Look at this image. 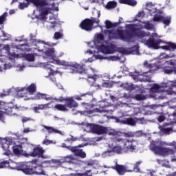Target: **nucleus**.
Instances as JSON below:
<instances>
[{"label": "nucleus", "instance_id": "nucleus-1", "mask_svg": "<svg viewBox=\"0 0 176 176\" xmlns=\"http://www.w3.org/2000/svg\"><path fill=\"white\" fill-rule=\"evenodd\" d=\"M126 30L118 29L105 30V34H108L109 39H119L126 42V43H134L135 42V38L138 39H143L146 36H149V34L144 30H141L140 28H135L134 24L126 25Z\"/></svg>", "mask_w": 176, "mask_h": 176}, {"label": "nucleus", "instance_id": "nucleus-2", "mask_svg": "<svg viewBox=\"0 0 176 176\" xmlns=\"http://www.w3.org/2000/svg\"><path fill=\"white\" fill-rule=\"evenodd\" d=\"M27 3H20L19 9H25L28 8V5L33 3L34 6H36L37 10L39 12L38 19L43 21H46L47 19V14L52 12V8L49 6V1L47 0H25Z\"/></svg>", "mask_w": 176, "mask_h": 176}, {"label": "nucleus", "instance_id": "nucleus-3", "mask_svg": "<svg viewBox=\"0 0 176 176\" xmlns=\"http://www.w3.org/2000/svg\"><path fill=\"white\" fill-rule=\"evenodd\" d=\"M149 147L152 152L160 156H169V155H175L176 153V144L174 142L167 143L162 141H153Z\"/></svg>", "mask_w": 176, "mask_h": 176}, {"label": "nucleus", "instance_id": "nucleus-4", "mask_svg": "<svg viewBox=\"0 0 176 176\" xmlns=\"http://www.w3.org/2000/svg\"><path fill=\"white\" fill-rule=\"evenodd\" d=\"M9 167L12 168V170L16 169L19 171H22V173H24L26 175H34V174L35 175H46L41 164H38V160H33L20 166H12L9 165Z\"/></svg>", "mask_w": 176, "mask_h": 176}, {"label": "nucleus", "instance_id": "nucleus-5", "mask_svg": "<svg viewBox=\"0 0 176 176\" xmlns=\"http://www.w3.org/2000/svg\"><path fill=\"white\" fill-rule=\"evenodd\" d=\"M57 65H65V67H70V69L73 71V73L76 72L77 74H86L87 75L88 79H92L93 83L97 80L98 75L94 74V69L93 68H89L85 69L83 65L74 63L73 65H69L65 61H61L60 60H55Z\"/></svg>", "mask_w": 176, "mask_h": 176}, {"label": "nucleus", "instance_id": "nucleus-6", "mask_svg": "<svg viewBox=\"0 0 176 176\" xmlns=\"http://www.w3.org/2000/svg\"><path fill=\"white\" fill-rule=\"evenodd\" d=\"M81 126H85L87 129H89V133L92 134H96L97 135H102V134H108V135H111L115 137V135H122V132L116 131L114 129H108L105 126L96 124H90L87 122H82Z\"/></svg>", "mask_w": 176, "mask_h": 176}, {"label": "nucleus", "instance_id": "nucleus-7", "mask_svg": "<svg viewBox=\"0 0 176 176\" xmlns=\"http://www.w3.org/2000/svg\"><path fill=\"white\" fill-rule=\"evenodd\" d=\"M122 135L123 133H122L121 135H114L116 140L115 142H122V144H123L124 151L125 153H128V152H135V151H137V145H138L137 140L134 139L120 138L122 137Z\"/></svg>", "mask_w": 176, "mask_h": 176}, {"label": "nucleus", "instance_id": "nucleus-8", "mask_svg": "<svg viewBox=\"0 0 176 176\" xmlns=\"http://www.w3.org/2000/svg\"><path fill=\"white\" fill-rule=\"evenodd\" d=\"M94 24H96V27H98L100 25V19L94 17L85 19L80 23L79 27L84 31H91Z\"/></svg>", "mask_w": 176, "mask_h": 176}, {"label": "nucleus", "instance_id": "nucleus-9", "mask_svg": "<svg viewBox=\"0 0 176 176\" xmlns=\"http://www.w3.org/2000/svg\"><path fill=\"white\" fill-rule=\"evenodd\" d=\"M145 43L148 47H152L153 49L157 50L160 49L161 46H159V45H160V43H163V40L160 38L155 40V38H150L146 41Z\"/></svg>", "mask_w": 176, "mask_h": 176}, {"label": "nucleus", "instance_id": "nucleus-10", "mask_svg": "<svg viewBox=\"0 0 176 176\" xmlns=\"http://www.w3.org/2000/svg\"><path fill=\"white\" fill-rule=\"evenodd\" d=\"M43 153H45V150L43 148L36 146L33 148L32 152L29 153L28 155L32 157H41L42 159H45Z\"/></svg>", "mask_w": 176, "mask_h": 176}, {"label": "nucleus", "instance_id": "nucleus-11", "mask_svg": "<svg viewBox=\"0 0 176 176\" xmlns=\"http://www.w3.org/2000/svg\"><path fill=\"white\" fill-rule=\"evenodd\" d=\"M109 148L111 153H117V155H122V153H123V151H124V147L120 144L113 145V143L109 144Z\"/></svg>", "mask_w": 176, "mask_h": 176}, {"label": "nucleus", "instance_id": "nucleus-12", "mask_svg": "<svg viewBox=\"0 0 176 176\" xmlns=\"http://www.w3.org/2000/svg\"><path fill=\"white\" fill-rule=\"evenodd\" d=\"M68 149L74 153L75 156H78V157H81V159L86 157V153H85L82 149H79L76 146L68 147Z\"/></svg>", "mask_w": 176, "mask_h": 176}, {"label": "nucleus", "instance_id": "nucleus-13", "mask_svg": "<svg viewBox=\"0 0 176 176\" xmlns=\"http://www.w3.org/2000/svg\"><path fill=\"white\" fill-rule=\"evenodd\" d=\"M1 147L3 148V151L5 152L3 153V155H5L6 156H10L12 155V152L10 150H9V146H10V144H9V141L6 140V139L1 140Z\"/></svg>", "mask_w": 176, "mask_h": 176}, {"label": "nucleus", "instance_id": "nucleus-14", "mask_svg": "<svg viewBox=\"0 0 176 176\" xmlns=\"http://www.w3.org/2000/svg\"><path fill=\"white\" fill-rule=\"evenodd\" d=\"M100 50L104 54H113L115 53V47L113 45H101L100 47Z\"/></svg>", "mask_w": 176, "mask_h": 176}, {"label": "nucleus", "instance_id": "nucleus-15", "mask_svg": "<svg viewBox=\"0 0 176 176\" xmlns=\"http://www.w3.org/2000/svg\"><path fill=\"white\" fill-rule=\"evenodd\" d=\"M24 90H26L28 93H30V94H34V93L36 91V85L35 84H32L27 88H22L18 91L19 97H24V95L21 93V91H24Z\"/></svg>", "mask_w": 176, "mask_h": 176}, {"label": "nucleus", "instance_id": "nucleus-16", "mask_svg": "<svg viewBox=\"0 0 176 176\" xmlns=\"http://www.w3.org/2000/svg\"><path fill=\"white\" fill-rule=\"evenodd\" d=\"M67 108H78L76 101L74 100L73 97L65 98V104Z\"/></svg>", "mask_w": 176, "mask_h": 176}, {"label": "nucleus", "instance_id": "nucleus-17", "mask_svg": "<svg viewBox=\"0 0 176 176\" xmlns=\"http://www.w3.org/2000/svg\"><path fill=\"white\" fill-rule=\"evenodd\" d=\"M142 163V161H138L135 164H129L128 165V168H131L129 170V171H134L135 173H140V166H141V164Z\"/></svg>", "mask_w": 176, "mask_h": 176}, {"label": "nucleus", "instance_id": "nucleus-18", "mask_svg": "<svg viewBox=\"0 0 176 176\" xmlns=\"http://www.w3.org/2000/svg\"><path fill=\"white\" fill-rule=\"evenodd\" d=\"M34 100H46V101H51L53 98L46 94L38 92L34 96Z\"/></svg>", "mask_w": 176, "mask_h": 176}, {"label": "nucleus", "instance_id": "nucleus-19", "mask_svg": "<svg viewBox=\"0 0 176 176\" xmlns=\"http://www.w3.org/2000/svg\"><path fill=\"white\" fill-rule=\"evenodd\" d=\"M162 43L166 45L160 47V49H163V50H175L176 49V44L174 43L163 41Z\"/></svg>", "mask_w": 176, "mask_h": 176}, {"label": "nucleus", "instance_id": "nucleus-20", "mask_svg": "<svg viewBox=\"0 0 176 176\" xmlns=\"http://www.w3.org/2000/svg\"><path fill=\"white\" fill-rule=\"evenodd\" d=\"M113 169L116 170L119 175H124L126 174V168L123 165L116 164L113 167Z\"/></svg>", "mask_w": 176, "mask_h": 176}, {"label": "nucleus", "instance_id": "nucleus-21", "mask_svg": "<svg viewBox=\"0 0 176 176\" xmlns=\"http://www.w3.org/2000/svg\"><path fill=\"white\" fill-rule=\"evenodd\" d=\"M42 126L45 129V130H47L48 134H63V133L61 132V131L58 130L56 129H54V127L52 126H48L46 125H42Z\"/></svg>", "mask_w": 176, "mask_h": 176}, {"label": "nucleus", "instance_id": "nucleus-22", "mask_svg": "<svg viewBox=\"0 0 176 176\" xmlns=\"http://www.w3.org/2000/svg\"><path fill=\"white\" fill-rule=\"evenodd\" d=\"M14 155L16 156H20V155H23V145H14L12 146Z\"/></svg>", "mask_w": 176, "mask_h": 176}, {"label": "nucleus", "instance_id": "nucleus-23", "mask_svg": "<svg viewBox=\"0 0 176 176\" xmlns=\"http://www.w3.org/2000/svg\"><path fill=\"white\" fill-rule=\"evenodd\" d=\"M124 134V137H127L128 138H133L134 137H141V135H142V131H138L136 133L126 132Z\"/></svg>", "mask_w": 176, "mask_h": 176}, {"label": "nucleus", "instance_id": "nucleus-24", "mask_svg": "<svg viewBox=\"0 0 176 176\" xmlns=\"http://www.w3.org/2000/svg\"><path fill=\"white\" fill-rule=\"evenodd\" d=\"M142 24H144V28L147 30V31H152V30H155V25L151 23L149 21L142 22Z\"/></svg>", "mask_w": 176, "mask_h": 176}, {"label": "nucleus", "instance_id": "nucleus-25", "mask_svg": "<svg viewBox=\"0 0 176 176\" xmlns=\"http://www.w3.org/2000/svg\"><path fill=\"white\" fill-rule=\"evenodd\" d=\"M62 162L63 163H74L75 162V157H74L72 155L63 157L62 158Z\"/></svg>", "mask_w": 176, "mask_h": 176}, {"label": "nucleus", "instance_id": "nucleus-26", "mask_svg": "<svg viewBox=\"0 0 176 176\" xmlns=\"http://www.w3.org/2000/svg\"><path fill=\"white\" fill-rule=\"evenodd\" d=\"M49 24V30H55L56 27L58 25L57 20L54 18L50 19Z\"/></svg>", "mask_w": 176, "mask_h": 176}, {"label": "nucleus", "instance_id": "nucleus-27", "mask_svg": "<svg viewBox=\"0 0 176 176\" xmlns=\"http://www.w3.org/2000/svg\"><path fill=\"white\" fill-rule=\"evenodd\" d=\"M119 2L124 5H129V6H135L137 5V1L135 0H119Z\"/></svg>", "mask_w": 176, "mask_h": 176}, {"label": "nucleus", "instance_id": "nucleus-28", "mask_svg": "<svg viewBox=\"0 0 176 176\" xmlns=\"http://www.w3.org/2000/svg\"><path fill=\"white\" fill-rule=\"evenodd\" d=\"M54 109H56V111H60V112H68V109L65 104H56L54 106Z\"/></svg>", "mask_w": 176, "mask_h": 176}, {"label": "nucleus", "instance_id": "nucleus-29", "mask_svg": "<svg viewBox=\"0 0 176 176\" xmlns=\"http://www.w3.org/2000/svg\"><path fill=\"white\" fill-rule=\"evenodd\" d=\"M67 176H93L91 170H86L84 173H70Z\"/></svg>", "mask_w": 176, "mask_h": 176}, {"label": "nucleus", "instance_id": "nucleus-30", "mask_svg": "<svg viewBox=\"0 0 176 176\" xmlns=\"http://www.w3.org/2000/svg\"><path fill=\"white\" fill-rule=\"evenodd\" d=\"M123 124H127L128 126H135V120L133 118H129L122 121Z\"/></svg>", "mask_w": 176, "mask_h": 176}, {"label": "nucleus", "instance_id": "nucleus-31", "mask_svg": "<svg viewBox=\"0 0 176 176\" xmlns=\"http://www.w3.org/2000/svg\"><path fill=\"white\" fill-rule=\"evenodd\" d=\"M160 133L165 134L166 135H170V133H173V129L171 127L164 128L163 126H160Z\"/></svg>", "mask_w": 176, "mask_h": 176}, {"label": "nucleus", "instance_id": "nucleus-32", "mask_svg": "<svg viewBox=\"0 0 176 176\" xmlns=\"http://www.w3.org/2000/svg\"><path fill=\"white\" fill-rule=\"evenodd\" d=\"M116 6H118V2L114 1H111L107 3L105 8L108 10H111L112 9H115V8H116Z\"/></svg>", "mask_w": 176, "mask_h": 176}, {"label": "nucleus", "instance_id": "nucleus-33", "mask_svg": "<svg viewBox=\"0 0 176 176\" xmlns=\"http://www.w3.org/2000/svg\"><path fill=\"white\" fill-rule=\"evenodd\" d=\"M44 163H45L46 164H52V163H53L54 164H56V166H61V164H63V159H61V160H52L51 161L47 160L45 161Z\"/></svg>", "mask_w": 176, "mask_h": 176}, {"label": "nucleus", "instance_id": "nucleus-34", "mask_svg": "<svg viewBox=\"0 0 176 176\" xmlns=\"http://www.w3.org/2000/svg\"><path fill=\"white\" fill-rule=\"evenodd\" d=\"M161 23H163L165 25H170L171 23V16H162V18L161 19Z\"/></svg>", "mask_w": 176, "mask_h": 176}, {"label": "nucleus", "instance_id": "nucleus-35", "mask_svg": "<svg viewBox=\"0 0 176 176\" xmlns=\"http://www.w3.org/2000/svg\"><path fill=\"white\" fill-rule=\"evenodd\" d=\"M23 58L25 60H27V61H29L30 63H32V61H35V56L32 54H25L23 56Z\"/></svg>", "mask_w": 176, "mask_h": 176}, {"label": "nucleus", "instance_id": "nucleus-36", "mask_svg": "<svg viewBox=\"0 0 176 176\" xmlns=\"http://www.w3.org/2000/svg\"><path fill=\"white\" fill-rule=\"evenodd\" d=\"M162 19H163V16L155 14L152 19V21H154V23H162Z\"/></svg>", "mask_w": 176, "mask_h": 176}, {"label": "nucleus", "instance_id": "nucleus-37", "mask_svg": "<svg viewBox=\"0 0 176 176\" xmlns=\"http://www.w3.org/2000/svg\"><path fill=\"white\" fill-rule=\"evenodd\" d=\"M135 100H136V101H144V100H146V96L141 94H136L135 96Z\"/></svg>", "mask_w": 176, "mask_h": 176}, {"label": "nucleus", "instance_id": "nucleus-38", "mask_svg": "<svg viewBox=\"0 0 176 176\" xmlns=\"http://www.w3.org/2000/svg\"><path fill=\"white\" fill-rule=\"evenodd\" d=\"M45 54L48 57H53L54 56V49L50 48L45 52Z\"/></svg>", "mask_w": 176, "mask_h": 176}, {"label": "nucleus", "instance_id": "nucleus-39", "mask_svg": "<svg viewBox=\"0 0 176 176\" xmlns=\"http://www.w3.org/2000/svg\"><path fill=\"white\" fill-rule=\"evenodd\" d=\"M164 72L165 74H168V75H170V74H173L174 72V69L173 68V67L166 66L164 67Z\"/></svg>", "mask_w": 176, "mask_h": 176}, {"label": "nucleus", "instance_id": "nucleus-40", "mask_svg": "<svg viewBox=\"0 0 176 176\" xmlns=\"http://www.w3.org/2000/svg\"><path fill=\"white\" fill-rule=\"evenodd\" d=\"M9 164H10V160L2 161L0 162V168H4L6 166H10Z\"/></svg>", "mask_w": 176, "mask_h": 176}, {"label": "nucleus", "instance_id": "nucleus-41", "mask_svg": "<svg viewBox=\"0 0 176 176\" xmlns=\"http://www.w3.org/2000/svg\"><path fill=\"white\" fill-rule=\"evenodd\" d=\"M64 36V34L60 32H56L54 34V39H56V41L58 39H61Z\"/></svg>", "mask_w": 176, "mask_h": 176}, {"label": "nucleus", "instance_id": "nucleus-42", "mask_svg": "<svg viewBox=\"0 0 176 176\" xmlns=\"http://www.w3.org/2000/svg\"><path fill=\"white\" fill-rule=\"evenodd\" d=\"M105 25H106V28L107 30H109L111 28H113V27H114L113 23H112V22H111L109 20L105 21Z\"/></svg>", "mask_w": 176, "mask_h": 176}, {"label": "nucleus", "instance_id": "nucleus-43", "mask_svg": "<svg viewBox=\"0 0 176 176\" xmlns=\"http://www.w3.org/2000/svg\"><path fill=\"white\" fill-rule=\"evenodd\" d=\"M119 53H121V54H130V52L125 49L124 47H120L118 49Z\"/></svg>", "mask_w": 176, "mask_h": 176}, {"label": "nucleus", "instance_id": "nucleus-44", "mask_svg": "<svg viewBox=\"0 0 176 176\" xmlns=\"http://www.w3.org/2000/svg\"><path fill=\"white\" fill-rule=\"evenodd\" d=\"M47 68L50 69V75H54L56 74V69H54V66L47 65Z\"/></svg>", "mask_w": 176, "mask_h": 176}, {"label": "nucleus", "instance_id": "nucleus-45", "mask_svg": "<svg viewBox=\"0 0 176 176\" xmlns=\"http://www.w3.org/2000/svg\"><path fill=\"white\" fill-rule=\"evenodd\" d=\"M49 105H50V103H47L44 104H38L37 107H38V109H47L49 108Z\"/></svg>", "mask_w": 176, "mask_h": 176}, {"label": "nucleus", "instance_id": "nucleus-46", "mask_svg": "<svg viewBox=\"0 0 176 176\" xmlns=\"http://www.w3.org/2000/svg\"><path fill=\"white\" fill-rule=\"evenodd\" d=\"M8 16V14L6 12H4L1 16H0V25L3 24V22L5 20H6V16Z\"/></svg>", "mask_w": 176, "mask_h": 176}, {"label": "nucleus", "instance_id": "nucleus-47", "mask_svg": "<svg viewBox=\"0 0 176 176\" xmlns=\"http://www.w3.org/2000/svg\"><path fill=\"white\" fill-rule=\"evenodd\" d=\"M160 89V85L157 84H153V85L151 87L152 91H157Z\"/></svg>", "mask_w": 176, "mask_h": 176}, {"label": "nucleus", "instance_id": "nucleus-48", "mask_svg": "<svg viewBox=\"0 0 176 176\" xmlns=\"http://www.w3.org/2000/svg\"><path fill=\"white\" fill-rule=\"evenodd\" d=\"M109 60H111V61H118V60H120V58L116 56H109Z\"/></svg>", "mask_w": 176, "mask_h": 176}, {"label": "nucleus", "instance_id": "nucleus-49", "mask_svg": "<svg viewBox=\"0 0 176 176\" xmlns=\"http://www.w3.org/2000/svg\"><path fill=\"white\" fill-rule=\"evenodd\" d=\"M166 120V117H164V116L163 115H160L158 118H157V121L160 123H162V122H164Z\"/></svg>", "mask_w": 176, "mask_h": 176}, {"label": "nucleus", "instance_id": "nucleus-50", "mask_svg": "<svg viewBox=\"0 0 176 176\" xmlns=\"http://www.w3.org/2000/svg\"><path fill=\"white\" fill-rule=\"evenodd\" d=\"M52 140H49L48 139H45L42 144L43 145H50V144H52Z\"/></svg>", "mask_w": 176, "mask_h": 176}, {"label": "nucleus", "instance_id": "nucleus-51", "mask_svg": "<svg viewBox=\"0 0 176 176\" xmlns=\"http://www.w3.org/2000/svg\"><path fill=\"white\" fill-rule=\"evenodd\" d=\"M30 120H32V119H31V118H28V117H23L22 118V122L23 123H27V122H30Z\"/></svg>", "mask_w": 176, "mask_h": 176}, {"label": "nucleus", "instance_id": "nucleus-52", "mask_svg": "<svg viewBox=\"0 0 176 176\" xmlns=\"http://www.w3.org/2000/svg\"><path fill=\"white\" fill-rule=\"evenodd\" d=\"M30 41H32V42H33V43L34 42H38L36 41V39L34 38H36V36H34L33 34H30Z\"/></svg>", "mask_w": 176, "mask_h": 176}, {"label": "nucleus", "instance_id": "nucleus-53", "mask_svg": "<svg viewBox=\"0 0 176 176\" xmlns=\"http://www.w3.org/2000/svg\"><path fill=\"white\" fill-rule=\"evenodd\" d=\"M97 38L99 40V41H104V34H98L97 35Z\"/></svg>", "mask_w": 176, "mask_h": 176}, {"label": "nucleus", "instance_id": "nucleus-54", "mask_svg": "<svg viewBox=\"0 0 176 176\" xmlns=\"http://www.w3.org/2000/svg\"><path fill=\"white\" fill-rule=\"evenodd\" d=\"M148 176H157L156 174V171L155 170H150V173H148Z\"/></svg>", "mask_w": 176, "mask_h": 176}, {"label": "nucleus", "instance_id": "nucleus-55", "mask_svg": "<svg viewBox=\"0 0 176 176\" xmlns=\"http://www.w3.org/2000/svg\"><path fill=\"white\" fill-rule=\"evenodd\" d=\"M33 111L35 112V113H39V107H33Z\"/></svg>", "mask_w": 176, "mask_h": 176}, {"label": "nucleus", "instance_id": "nucleus-56", "mask_svg": "<svg viewBox=\"0 0 176 176\" xmlns=\"http://www.w3.org/2000/svg\"><path fill=\"white\" fill-rule=\"evenodd\" d=\"M58 101H59L60 102H63V101H65V98H64L63 97H60L59 99H55Z\"/></svg>", "mask_w": 176, "mask_h": 176}, {"label": "nucleus", "instance_id": "nucleus-57", "mask_svg": "<svg viewBox=\"0 0 176 176\" xmlns=\"http://www.w3.org/2000/svg\"><path fill=\"white\" fill-rule=\"evenodd\" d=\"M61 146L62 148H66L67 149H68L69 147H72L71 146H67L65 143H63Z\"/></svg>", "mask_w": 176, "mask_h": 176}, {"label": "nucleus", "instance_id": "nucleus-58", "mask_svg": "<svg viewBox=\"0 0 176 176\" xmlns=\"http://www.w3.org/2000/svg\"><path fill=\"white\" fill-rule=\"evenodd\" d=\"M93 2H97V3H100V2H102V3H104V0H93Z\"/></svg>", "mask_w": 176, "mask_h": 176}, {"label": "nucleus", "instance_id": "nucleus-59", "mask_svg": "<svg viewBox=\"0 0 176 176\" xmlns=\"http://www.w3.org/2000/svg\"><path fill=\"white\" fill-rule=\"evenodd\" d=\"M103 87H108L109 86V84L108 82H104L102 84Z\"/></svg>", "mask_w": 176, "mask_h": 176}, {"label": "nucleus", "instance_id": "nucleus-60", "mask_svg": "<svg viewBox=\"0 0 176 176\" xmlns=\"http://www.w3.org/2000/svg\"><path fill=\"white\" fill-rule=\"evenodd\" d=\"M23 133H30V128H26L23 130Z\"/></svg>", "mask_w": 176, "mask_h": 176}, {"label": "nucleus", "instance_id": "nucleus-61", "mask_svg": "<svg viewBox=\"0 0 176 176\" xmlns=\"http://www.w3.org/2000/svg\"><path fill=\"white\" fill-rule=\"evenodd\" d=\"M167 176H176V172H173V173L169 174Z\"/></svg>", "mask_w": 176, "mask_h": 176}, {"label": "nucleus", "instance_id": "nucleus-62", "mask_svg": "<svg viewBox=\"0 0 176 176\" xmlns=\"http://www.w3.org/2000/svg\"><path fill=\"white\" fill-rule=\"evenodd\" d=\"M5 49H6L7 50H9L10 49V47H9V45H6Z\"/></svg>", "mask_w": 176, "mask_h": 176}, {"label": "nucleus", "instance_id": "nucleus-63", "mask_svg": "<svg viewBox=\"0 0 176 176\" xmlns=\"http://www.w3.org/2000/svg\"><path fill=\"white\" fill-rule=\"evenodd\" d=\"M122 20H123V18L120 17V18H119V23H120V24H121Z\"/></svg>", "mask_w": 176, "mask_h": 176}, {"label": "nucleus", "instance_id": "nucleus-64", "mask_svg": "<svg viewBox=\"0 0 176 176\" xmlns=\"http://www.w3.org/2000/svg\"><path fill=\"white\" fill-rule=\"evenodd\" d=\"M172 115H173V116H174V118H175L176 117V111H174Z\"/></svg>", "mask_w": 176, "mask_h": 176}]
</instances>
